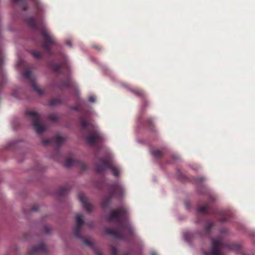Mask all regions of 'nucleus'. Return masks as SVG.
Masks as SVG:
<instances>
[{
  "instance_id": "nucleus-1",
  "label": "nucleus",
  "mask_w": 255,
  "mask_h": 255,
  "mask_svg": "<svg viewBox=\"0 0 255 255\" xmlns=\"http://www.w3.org/2000/svg\"><path fill=\"white\" fill-rule=\"evenodd\" d=\"M128 210L124 206H121L113 210L107 216L109 222L115 221L118 225L119 229L107 228L105 232L112 235L117 239L130 241L134 236V230L131 225L125 221L127 220Z\"/></svg>"
},
{
  "instance_id": "nucleus-2",
  "label": "nucleus",
  "mask_w": 255,
  "mask_h": 255,
  "mask_svg": "<svg viewBox=\"0 0 255 255\" xmlns=\"http://www.w3.org/2000/svg\"><path fill=\"white\" fill-rule=\"evenodd\" d=\"M26 23L29 26L34 30H38L43 39V42L42 47L50 55L53 54L51 50V47L52 45H56L57 42L55 38L50 33L46 28L44 22H41L38 25L35 20L33 17H28L26 20Z\"/></svg>"
},
{
  "instance_id": "nucleus-3",
  "label": "nucleus",
  "mask_w": 255,
  "mask_h": 255,
  "mask_svg": "<svg viewBox=\"0 0 255 255\" xmlns=\"http://www.w3.org/2000/svg\"><path fill=\"white\" fill-rule=\"evenodd\" d=\"M80 124L83 130L88 132L86 136V140L87 143L93 145L103 141V136L97 127L87 121L84 116H81L80 118Z\"/></svg>"
},
{
  "instance_id": "nucleus-4",
  "label": "nucleus",
  "mask_w": 255,
  "mask_h": 255,
  "mask_svg": "<svg viewBox=\"0 0 255 255\" xmlns=\"http://www.w3.org/2000/svg\"><path fill=\"white\" fill-rule=\"evenodd\" d=\"M227 248L229 250L239 251L241 249V246L236 244H227L224 242L222 238L219 237L216 239L211 240V249L210 252L205 251L204 255H222L221 250Z\"/></svg>"
},
{
  "instance_id": "nucleus-5",
  "label": "nucleus",
  "mask_w": 255,
  "mask_h": 255,
  "mask_svg": "<svg viewBox=\"0 0 255 255\" xmlns=\"http://www.w3.org/2000/svg\"><path fill=\"white\" fill-rule=\"evenodd\" d=\"M108 195L105 197L102 201L103 208L107 209L111 204V200L115 197H121L124 194L123 186L118 182L109 185Z\"/></svg>"
},
{
  "instance_id": "nucleus-6",
  "label": "nucleus",
  "mask_w": 255,
  "mask_h": 255,
  "mask_svg": "<svg viewBox=\"0 0 255 255\" xmlns=\"http://www.w3.org/2000/svg\"><path fill=\"white\" fill-rule=\"evenodd\" d=\"M96 170L98 173H102L106 169H111L113 174L116 177L119 175V168L113 162L108 158H101L95 164Z\"/></svg>"
},
{
  "instance_id": "nucleus-7",
  "label": "nucleus",
  "mask_w": 255,
  "mask_h": 255,
  "mask_svg": "<svg viewBox=\"0 0 255 255\" xmlns=\"http://www.w3.org/2000/svg\"><path fill=\"white\" fill-rule=\"evenodd\" d=\"M84 224L83 217L80 214L76 215V225L73 229V232L74 236L79 239L83 240V243L91 248H93V244L92 242L87 239H84L81 236V230L82 226Z\"/></svg>"
},
{
  "instance_id": "nucleus-8",
  "label": "nucleus",
  "mask_w": 255,
  "mask_h": 255,
  "mask_svg": "<svg viewBox=\"0 0 255 255\" xmlns=\"http://www.w3.org/2000/svg\"><path fill=\"white\" fill-rule=\"evenodd\" d=\"M26 115L30 118L32 125L37 133H42L45 130L46 127L41 123L40 116L36 112L27 110Z\"/></svg>"
},
{
  "instance_id": "nucleus-9",
  "label": "nucleus",
  "mask_w": 255,
  "mask_h": 255,
  "mask_svg": "<svg viewBox=\"0 0 255 255\" xmlns=\"http://www.w3.org/2000/svg\"><path fill=\"white\" fill-rule=\"evenodd\" d=\"M22 75L29 81L33 90L36 92L39 95L42 96L44 94V91L37 85L35 82V77L32 74L30 70L27 69L24 71L22 73Z\"/></svg>"
},
{
  "instance_id": "nucleus-10",
  "label": "nucleus",
  "mask_w": 255,
  "mask_h": 255,
  "mask_svg": "<svg viewBox=\"0 0 255 255\" xmlns=\"http://www.w3.org/2000/svg\"><path fill=\"white\" fill-rule=\"evenodd\" d=\"M64 165L66 167H70L72 166H77L80 167L83 170H86L88 168V166L83 162L71 158L66 159Z\"/></svg>"
},
{
  "instance_id": "nucleus-11",
  "label": "nucleus",
  "mask_w": 255,
  "mask_h": 255,
  "mask_svg": "<svg viewBox=\"0 0 255 255\" xmlns=\"http://www.w3.org/2000/svg\"><path fill=\"white\" fill-rule=\"evenodd\" d=\"M78 198L82 204L83 208L88 213L92 211L93 206L88 202L87 197L84 194L80 193L78 195Z\"/></svg>"
},
{
  "instance_id": "nucleus-12",
  "label": "nucleus",
  "mask_w": 255,
  "mask_h": 255,
  "mask_svg": "<svg viewBox=\"0 0 255 255\" xmlns=\"http://www.w3.org/2000/svg\"><path fill=\"white\" fill-rule=\"evenodd\" d=\"M47 251V247L44 244L41 243L37 246L33 247L28 252V255H36L38 253H46Z\"/></svg>"
},
{
  "instance_id": "nucleus-13",
  "label": "nucleus",
  "mask_w": 255,
  "mask_h": 255,
  "mask_svg": "<svg viewBox=\"0 0 255 255\" xmlns=\"http://www.w3.org/2000/svg\"><path fill=\"white\" fill-rule=\"evenodd\" d=\"M63 140L64 138L62 136L58 135L54 139L46 138L43 139L42 142L44 145L50 144L54 142L55 143L56 146L59 147L61 146V144L63 142Z\"/></svg>"
},
{
  "instance_id": "nucleus-14",
  "label": "nucleus",
  "mask_w": 255,
  "mask_h": 255,
  "mask_svg": "<svg viewBox=\"0 0 255 255\" xmlns=\"http://www.w3.org/2000/svg\"><path fill=\"white\" fill-rule=\"evenodd\" d=\"M62 64L56 63L53 62L49 63V67L57 74H60L62 73L61 69L63 67Z\"/></svg>"
},
{
  "instance_id": "nucleus-15",
  "label": "nucleus",
  "mask_w": 255,
  "mask_h": 255,
  "mask_svg": "<svg viewBox=\"0 0 255 255\" xmlns=\"http://www.w3.org/2000/svg\"><path fill=\"white\" fill-rule=\"evenodd\" d=\"M210 205L209 202H206L204 204L200 205L198 207V211L205 214H210Z\"/></svg>"
},
{
  "instance_id": "nucleus-16",
  "label": "nucleus",
  "mask_w": 255,
  "mask_h": 255,
  "mask_svg": "<svg viewBox=\"0 0 255 255\" xmlns=\"http://www.w3.org/2000/svg\"><path fill=\"white\" fill-rule=\"evenodd\" d=\"M70 189V186L69 185H66L64 186L59 187L57 190V193L59 196H63L66 195Z\"/></svg>"
},
{
  "instance_id": "nucleus-17",
  "label": "nucleus",
  "mask_w": 255,
  "mask_h": 255,
  "mask_svg": "<svg viewBox=\"0 0 255 255\" xmlns=\"http://www.w3.org/2000/svg\"><path fill=\"white\" fill-rule=\"evenodd\" d=\"M62 88H72L75 86L74 82L70 78H68L62 82Z\"/></svg>"
},
{
  "instance_id": "nucleus-18",
  "label": "nucleus",
  "mask_w": 255,
  "mask_h": 255,
  "mask_svg": "<svg viewBox=\"0 0 255 255\" xmlns=\"http://www.w3.org/2000/svg\"><path fill=\"white\" fill-rule=\"evenodd\" d=\"M150 152L152 155L156 158H160L163 155L161 151L159 149L155 147L152 148L151 149Z\"/></svg>"
},
{
  "instance_id": "nucleus-19",
  "label": "nucleus",
  "mask_w": 255,
  "mask_h": 255,
  "mask_svg": "<svg viewBox=\"0 0 255 255\" xmlns=\"http://www.w3.org/2000/svg\"><path fill=\"white\" fill-rule=\"evenodd\" d=\"M144 126L147 127L151 130H154L153 124V120L150 118H148L146 119Z\"/></svg>"
},
{
  "instance_id": "nucleus-20",
  "label": "nucleus",
  "mask_w": 255,
  "mask_h": 255,
  "mask_svg": "<svg viewBox=\"0 0 255 255\" xmlns=\"http://www.w3.org/2000/svg\"><path fill=\"white\" fill-rule=\"evenodd\" d=\"M61 100L59 98H56V99H51L49 102V105L50 106H55L60 105V104H61Z\"/></svg>"
},
{
  "instance_id": "nucleus-21",
  "label": "nucleus",
  "mask_w": 255,
  "mask_h": 255,
  "mask_svg": "<svg viewBox=\"0 0 255 255\" xmlns=\"http://www.w3.org/2000/svg\"><path fill=\"white\" fill-rule=\"evenodd\" d=\"M131 92L135 95L139 97H143L144 95V92L141 89H134L131 90Z\"/></svg>"
},
{
  "instance_id": "nucleus-22",
  "label": "nucleus",
  "mask_w": 255,
  "mask_h": 255,
  "mask_svg": "<svg viewBox=\"0 0 255 255\" xmlns=\"http://www.w3.org/2000/svg\"><path fill=\"white\" fill-rule=\"evenodd\" d=\"M205 178L203 176L192 178V182H194L197 184L201 183L205 180Z\"/></svg>"
},
{
  "instance_id": "nucleus-23",
  "label": "nucleus",
  "mask_w": 255,
  "mask_h": 255,
  "mask_svg": "<svg viewBox=\"0 0 255 255\" xmlns=\"http://www.w3.org/2000/svg\"><path fill=\"white\" fill-rule=\"evenodd\" d=\"M213 225L214 223L212 222H209L206 224L205 226V230L207 234H209L210 233V229L212 228Z\"/></svg>"
},
{
  "instance_id": "nucleus-24",
  "label": "nucleus",
  "mask_w": 255,
  "mask_h": 255,
  "mask_svg": "<svg viewBox=\"0 0 255 255\" xmlns=\"http://www.w3.org/2000/svg\"><path fill=\"white\" fill-rule=\"evenodd\" d=\"M184 239L185 241L190 243L191 240V236L189 232H184L183 234Z\"/></svg>"
},
{
  "instance_id": "nucleus-25",
  "label": "nucleus",
  "mask_w": 255,
  "mask_h": 255,
  "mask_svg": "<svg viewBox=\"0 0 255 255\" xmlns=\"http://www.w3.org/2000/svg\"><path fill=\"white\" fill-rule=\"evenodd\" d=\"M32 54L34 57L37 58H40L42 57V54L40 51H33Z\"/></svg>"
},
{
  "instance_id": "nucleus-26",
  "label": "nucleus",
  "mask_w": 255,
  "mask_h": 255,
  "mask_svg": "<svg viewBox=\"0 0 255 255\" xmlns=\"http://www.w3.org/2000/svg\"><path fill=\"white\" fill-rule=\"evenodd\" d=\"M48 118L49 120L55 122L57 120L58 117L57 115L55 114H50L48 116Z\"/></svg>"
},
{
  "instance_id": "nucleus-27",
  "label": "nucleus",
  "mask_w": 255,
  "mask_h": 255,
  "mask_svg": "<svg viewBox=\"0 0 255 255\" xmlns=\"http://www.w3.org/2000/svg\"><path fill=\"white\" fill-rule=\"evenodd\" d=\"M36 12H37V14H40L43 11L42 6L38 3L36 4Z\"/></svg>"
},
{
  "instance_id": "nucleus-28",
  "label": "nucleus",
  "mask_w": 255,
  "mask_h": 255,
  "mask_svg": "<svg viewBox=\"0 0 255 255\" xmlns=\"http://www.w3.org/2000/svg\"><path fill=\"white\" fill-rule=\"evenodd\" d=\"M111 253L112 255H117L118 250L115 247L112 246L111 247Z\"/></svg>"
},
{
  "instance_id": "nucleus-29",
  "label": "nucleus",
  "mask_w": 255,
  "mask_h": 255,
  "mask_svg": "<svg viewBox=\"0 0 255 255\" xmlns=\"http://www.w3.org/2000/svg\"><path fill=\"white\" fill-rule=\"evenodd\" d=\"M3 56L2 53V50L0 48V69L3 65Z\"/></svg>"
},
{
  "instance_id": "nucleus-30",
  "label": "nucleus",
  "mask_w": 255,
  "mask_h": 255,
  "mask_svg": "<svg viewBox=\"0 0 255 255\" xmlns=\"http://www.w3.org/2000/svg\"><path fill=\"white\" fill-rule=\"evenodd\" d=\"M44 232L46 234H48L50 232L51 228L48 226H45L43 228Z\"/></svg>"
},
{
  "instance_id": "nucleus-31",
  "label": "nucleus",
  "mask_w": 255,
  "mask_h": 255,
  "mask_svg": "<svg viewBox=\"0 0 255 255\" xmlns=\"http://www.w3.org/2000/svg\"><path fill=\"white\" fill-rule=\"evenodd\" d=\"M185 206L187 210H190L191 208V203L190 201H186L185 202Z\"/></svg>"
},
{
  "instance_id": "nucleus-32",
  "label": "nucleus",
  "mask_w": 255,
  "mask_h": 255,
  "mask_svg": "<svg viewBox=\"0 0 255 255\" xmlns=\"http://www.w3.org/2000/svg\"><path fill=\"white\" fill-rule=\"evenodd\" d=\"M38 210V206L36 205H33L31 208V210L32 211H36Z\"/></svg>"
},
{
  "instance_id": "nucleus-33",
  "label": "nucleus",
  "mask_w": 255,
  "mask_h": 255,
  "mask_svg": "<svg viewBox=\"0 0 255 255\" xmlns=\"http://www.w3.org/2000/svg\"><path fill=\"white\" fill-rule=\"evenodd\" d=\"M204 191H201V192L203 194H208L210 193V191L208 189L205 188L204 189Z\"/></svg>"
},
{
  "instance_id": "nucleus-34",
  "label": "nucleus",
  "mask_w": 255,
  "mask_h": 255,
  "mask_svg": "<svg viewBox=\"0 0 255 255\" xmlns=\"http://www.w3.org/2000/svg\"><path fill=\"white\" fill-rule=\"evenodd\" d=\"M71 109L77 111H80L79 108L78 106H74L72 107Z\"/></svg>"
},
{
  "instance_id": "nucleus-35",
  "label": "nucleus",
  "mask_w": 255,
  "mask_h": 255,
  "mask_svg": "<svg viewBox=\"0 0 255 255\" xmlns=\"http://www.w3.org/2000/svg\"><path fill=\"white\" fill-rule=\"evenodd\" d=\"M89 101L90 102H94L95 101V98L94 96H91L89 98Z\"/></svg>"
},
{
  "instance_id": "nucleus-36",
  "label": "nucleus",
  "mask_w": 255,
  "mask_h": 255,
  "mask_svg": "<svg viewBox=\"0 0 255 255\" xmlns=\"http://www.w3.org/2000/svg\"><path fill=\"white\" fill-rule=\"evenodd\" d=\"M219 220H220V221H221L222 222H225L227 221V219L225 217H223V218H221L220 219H219Z\"/></svg>"
},
{
  "instance_id": "nucleus-37",
  "label": "nucleus",
  "mask_w": 255,
  "mask_h": 255,
  "mask_svg": "<svg viewBox=\"0 0 255 255\" xmlns=\"http://www.w3.org/2000/svg\"><path fill=\"white\" fill-rule=\"evenodd\" d=\"M173 158L174 159H179V157L178 155H173Z\"/></svg>"
},
{
  "instance_id": "nucleus-38",
  "label": "nucleus",
  "mask_w": 255,
  "mask_h": 255,
  "mask_svg": "<svg viewBox=\"0 0 255 255\" xmlns=\"http://www.w3.org/2000/svg\"><path fill=\"white\" fill-rule=\"evenodd\" d=\"M66 44H67V45H68L70 47H72L71 43V42H70V41H67V42H66Z\"/></svg>"
},
{
  "instance_id": "nucleus-39",
  "label": "nucleus",
  "mask_w": 255,
  "mask_h": 255,
  "mask_svg": "<svg viewBox=\"0 0 255 255\" xmlns=\"http://www.w3.org/2000/svg\"><path fill=\"white\" fill-rule=\"evenodd\" d=\"M27 9V6L26 5H24L23 6V10H26Z\"/></svg>"
},
{
  "instance_id": "nucleus-40",
  "label": "nucleus",
  "mask_w": 255,
  "mask_h": 255,
  "mask_svg": "<svg viewBox=\"0 0 255 255\" xmlns=\"http://www.w3.org/2000/svg\"><path fill=\"white\" fill-rule=\"evenodd\" d=\"M96 255H102L99 251H96Z\"/></svg>"
},
{
  "instance_id": "nucleus-41",
  "label": "nucleus",
  "mask_w": 255,
  "mask_h": 255,
  "mask_svg": "<svg viewBox=\"0 0 255 255\" xmlns=\"http://www.w3.org/2000/svg\"><path fill=\"white\" fill-rule=\"evenodd\" d=\"M151 255H158L156 252H153L151 253Z\"/></svg>"
},
{
  "instance_id": "nucleus-42",
  "label": "nucleus",
  "mask_w": 255,
  "mask_h": 255,
  "mask_svg": "<svg viewBox=\"0 0 255 255\" xmlns=\"http://www.w3.org/2000/svg\"><path fill=\"white\" fill-rule=\"evenodd\" d=\"M211 200L213 202L215 200V198L212 197L211 198Z\"/></svg>"
}]
</instances>
